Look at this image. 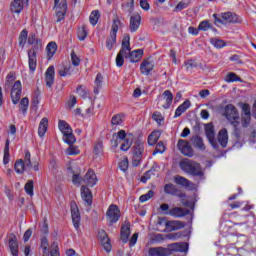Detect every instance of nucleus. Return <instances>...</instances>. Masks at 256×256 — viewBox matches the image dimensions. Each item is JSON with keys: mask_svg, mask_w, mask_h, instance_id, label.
<instances>
[{"mask_svg": "<svg viewBox=\"0 0 256 256\" xmlns=\"http://www.w3.org/2000/svg\"><path fill=\"white\" fill-rule=\"evenodd\" d=\"M143 51L141 49L131 51V36L124 34L121 49L116 56V67H123L125 59H129L131 63L141 61Z\"/></svg>", "mask_w": 256, "mask_h": 256, "instance_id": "obj_1", "label": "nucleus"}, {"mask_svg": "<svg viewBox=\"0 0 256 256\" xmlns=\"http://www.w3.org/2000/svg\"><path fill=\"white\" fill-rule=\"evenodd\" d=\"M58 127L63 134L64 143L70 145V147H68L65 151L66 155H79V153H81L79 147L73 145L76 143L77 139L75 138V135H73V129H71V126L66 121L59 120Z\"/></svg>", "mask_w": 256, "mask_h": 256, "instance_id": "obj_2", "label": "nucleus"}, {"mask_svg": "<svg viewBox=\"0 0 256 256\" xmlns=\"http://www.w3.org/2000/svg\"><path fill=\"white\" fill-rule=\"evenodd\" d=\"M222 115L233 125L234 127V135L239 139V112L237 108L233 104H228L224 108V112Z\"/></svg>", "mask_w": 256, "mask_h": 256, "instance_id": "obj_3", "label": "nucleus"}, {"mask_svg": "<svg viewBox=\"0 0 256 256\" xmlns=\"http://www.w3.org/2000/svg\"><path fill=\"white\" fill-rule=\"evenodd\" d=\"M180 168L182 171H184V173L192 175L193 177H200V179H203V176L205 175L203 168H201V164L193 160H183L180 162Z\"/></svg>", "mask_w": 256, "mask_h": 256, "instance_id": "obj_4", "label": "nucleus"}, {"mask_svg": "<svg viewBox=\"0 0 256 256\" xmlns=\"http://www.w3.org/2000/svg\"><path fill=\"white\" fill-rule=\"evenodd\" d=\"M131 153L133 167H139V165H141V161H143V153H145V143L139 139L135 140L132 144Z\"/></svg>", "mask_w": 256, "mask_h": 256, "instance_id": "obj_5", "label": "nucleus"}, {"mask_svg": "<svg viewBox=\"0 0 256 256\" xmlns=\"http://www.w3.org/2000/svg\"><path fill=\"white\" fill-rule=\"evenodd\" d=\"M215 25H227V23H241L239 16L233 12H224L221 14H213Z\"/></svg>", "mask_w": 256, "mask_h": 256, "instance_id": "obj_6", "label": "nucleus"}, {"mask_svg": "<svg viewBox=\"0 0 256 256\" xmlns=\"http://www.w3.org/2000/svg\"><path fill=\"white\" fill-rule=\"evenodd\" d=\"M32 45V49L28 51V65L31 73H35V69H37V51H41L43 49V40H39V44L34 42Z\"/></svg>", "mask_w": 256, "mask_h": 256, "instance_id": "obj_7", "label": "nucleus"}, {"mask_svg": "<svg viewBox=\"0 0 256 256\" xmlns=\"http://www.w3.org/2000/svg\"><path fill=\"white\" fill-rule=\"evenodd\" d=\"M240 108L242 109V125L248 127L251 123V106L247 103H240ZM252 117L256 119V100L252 106Z\"/></svg>", "mask_w": 256, "mask_h": 256, "instance_id": "obj_8", "label": "nucleus"}, {"mask_svg": "<svg viewBox=\"0 0 256 256\" xmlns=\"http://www.w3.org/2000/svg\"><path fill=\"white\" fill-rule=\"evenodd\" d=\"M116 138L123 141L120 147L121 151H129L131 149V145H133V135L131 133L127 134L125 130H120L117 132Z\"/></svg>", "mask_w": 256, "mask_h": 256, "instance_id": "obj_9", "label": "nucleus"}, {"mask_svg": "<svg viewBox=\"0 0 256 256\" xmlns=\"http://www.w3.org/2000/svg\"><path fill=\"white\" fill-rule=\"evenodd\" d=\"M158 107L161 109H169L173 103V93L170 90L163 92L161 96L158 97Z\"/></svg>", "mask_w": 256, "mask_h": 256, "instance_id": "obj_10", "label": "nucleus"}, {"mask_svg": "<svg viewBox=\"0 0 256 256\" xmlns=\"http://www.w3.org/2000/svg\"><path fill=\"white\" fill-rule=\"evenodd\" d=\"M23 93V85L21 81L17 80L11 89V100L13 105H17L21 101V94Z\"/></svg>", "mask_w": 256, "mask_h": 256, "instance_id": "obj_11", "label": "nucleus"}, {"mask_svg": "<svg viewBox=\"0 0 256 256\" xmlns=\"http://www.w3.org/2000/svg\"><path fill=\"white\" fill-rule=\"evenodd\" d=\"M121 217V211L119 210V207L117 205H110L107 212H106V218L109 223H117Z\"/></svg>", "mask_w": 256, "mask_h": 256, "instance_id": "obj_12", "label": "nucleus"}, {"mask_svg": "<svg viewBox=\"0 0 256 256\" xmlns=\"http://www.w3.org/2000/svg\"><path fill=\"white\" fill-rule=\"evenodd\" d=\"M54 9L56 11V22L61 23L67 14V0H61L60 4H55Z\"/></svg>", "mask_w": 256, "mask_h": 256, "instance_id": "obj_13", "label": "nucleus"}, {"mask_svg": "<svg viewBox=\"0 0 256 256\" xmlns=\"http://www.w3.org/2000/svg\"><path fill=\"white\" fill-rule=\"evenodd\" d=\"M71 217L72 223L76 231H79V227H81V214L79 213V208H77V204H71Z\"/></svg>", "mask_w": 256, "mask_h": 256, "instance_id": "obj_14", "label": "nucleus"}, {"mask_svg": "<svg viewBox=\"0 0 256 256\" xmlns=\"http://www.w3.org/2000/svg\"><path fill=\"white\" fill-rule=\"evenodd\" d=\"M205 134L213 149H217L219 146L217 145V140L215 139V128L213 124L205 125Z\"/></svg>", "mask_w": 256, "mask_h": 256, "instance_id": "obj_15", "label": "nucleus"}, {"mask_svg": "<svg viewBox=\"0 0 256 256\" xmlns=\"http://www.w3.org/2000/svg\"><path fill=\"white\" fill-rule=\"evenodd\" d=\"M177 147L182 155H185L186 157H193V148H191V145H189L187 140L180 139Z\"/></svg>", "mask_w": 256, "mask_h": 256, "instance_id": "obj_16", "label": "nucleus"}, {"mask_svg": "<svg viewBox=\"0 0 256 256\" xmlns=\"http://www.w3.org/2000/svg\"><path fill=\"white\" fill-rule=\"evenodd\" d=\"M149 256H169L171 255V250L162 246L151 247L148 250Z\"/></svg>", "mask_w": 256, "mask_h": 256, "instance_id": "obj_17", "label": "nucleus"}, {"mask_svg": "<svg viewBox=\"0 0 256 256\" xmlns=\"http://www.w3.org/2000/svg\"><path fill=\"white\" fill-rule=\"evenodd\" d=\"M98 237L100 239V243L102 245V247L104 248V250L107 253L111 252V240H109V236H107V232H105V230H100L98 232Z\"/></svg>", "mask_w": 256, "mask_h": 256, "instance_id": "obj_18", "label": "nucleus"}, {"mask_svg": "<svg viewBox=\"0 0 256 256\" xmlns=\"http://www.w3.org/2000/svg\"><path fill=\"white\" fill-rule=\"evenodd\" d=\"M78 69L75 68V66L71 65V64H67L64 66H60L58 73L60 75V77H71V75H75V73H77Z\"/></svg>", "mask_w": 256, "mask_h": 256, "instance_id": "obj_19", "label": "nucleus"}, {"mask_svg": "<svg viewBox=\"0 0 256 256\" xmlns=\"http://www.w3.org/2000/svg\"><path fill=\"white\" fill-rule=\"evenodd\" d=\"M81 197L85 205H87L88 207H91V205H93V194L87 186H81Z\"/></svg>", "mask_w": 256, "mask_h": 256, "instance_id": "obj_20", "label": "nucleus"}, {"mask_svg": "<svg viewBox=\"0 0 256 256\" xmlns=\"http://www.w3.org/2000/svg\"><path fill=\"white\" fill-rule=\"evenodd\" d=\"M166 215H170L171 217H176V219H181V217H185V215H189V210L181 207H174L166 212Z\"/></svg>", "mask_w": 256, "mask_h": 256, "instance_id": "obj_21", "label": "nucleus"}, {"mask_svg": "<svg viewBox=\"0 0 256 256\" xmlns=\"http://www.w3.org/2000/svg\"><path fill=\"white\" fill-rule=\"evenodd\" d=\"M83 183L89 187H95V185H97V175L93 170H88L83 178Z\"/></svg>", "mask_w": 256, "mask_h": 256, "instance_id": "obj_22", "label": "nucleus"}, {"mask_svg": "<svg viewBox=\"0 0 256 256\" xmlns=\"http://www.w3.org/2000/svg\"><path fill=\"white\" fill-rule=\"evenodd\" d=\"M45 82L46 87H53V83H55V67L49 66L45 72Z\"/></svg>", "mask_w": 256, "mask_h": 256, "instance_id": "obj_23", "label": "nucleus"}, {"mask_svg": "<svg viewBox=\"0 0 256 256\" xmlns=\"http://www.w3.org/2000/svg\"><path fill=\"white\" fill-rule=\"evenodd\" d=\"M131 235V224L125 221L121 227V239L123 243L129 241V236Z\"/></svg>", "mask_w": 256, "mask_h": 256, "instance_id": "obj_24", "label": "nucleus"}, {"mask_svg": "<svg viewBox=\"0 0 256 256\" xmlns=\"http://www.w3.org/2000/svg\"><path fill=\"white\" fill-rule=\"evenodd\" d=\"M174 181L177 185H181L182 187H185L186 189L193 190L195 189V185L193 182L189 181L187 178L183 176H176L174 178Z\"/></svg>", "mask_w": 256, "mask_h": 256, "instance_id": "obj_25", "label": "nucleus"}, {"mask_svg": "<svg viewBox=\"0 0 256 256\" xmlns=\"http://www.w3.org/2000/svg\"><path fill=\"white\" fill-rule=\"evenodd\" d=\"M218 143H220L221 147L225 149L227 147V144L229 143V133L227 132V129L223 128L218 133Z\"/></svg>", "mask_w": 256, "mask_h": 256, "instance_id": "obj_26", "label": "nucleus"}, {"mask_svg": "<svg viewBox=\"0 0 256 256\" xmlns=\"http://www.w3.org/2000/svg\"><path fill=\"white\" fill-rule=\"evenodd\" d=\"M155 67V64L149 60H144L140 65L142 75H149Z\"/></svg>", "mask_w": 256, "mask_h": 256, "instance_id": "obj_27", "label": "nucleus"}, {"mask_svg": "<svg viewBox=\"0 0 256 256\" xmlns=\"http://www.w3.org/2000/svg\"><path fill=\"white\" fill-rule=\"evenodd\" d=\"M168 249L171 251V253H173V251L185 253V251L189 249V246L187 245V243H173L168 245Z\"/></svg>", "mask_w": 256, "mask_h": 256, "instance_id": "obj_28", "label": "nucleus"}, {"mask_svg": "<svg viewBox=\"0 0 256 256\" xmlns=\"http://www.w3.org/2000/svg\"><path fill=\"white\" fill-rule=\"evenodd\" d=\"M141 25V16L139 14L131 16L130 18V31L131 33H135L139 29Z\"/></svg>", "mask_w": 256, "mask_h": 256, "instance_id": "obj_29", "label": "nucleus"}, {"mask_svg": "<svg viewBox=\"0 0 256 256\" xmlns=\"http://www.w3.org/2000/svg\"><path fill=\"white\" fill-rule=\"evenodd\" d=\"M189 107H191V101H189V100L184 101L175 110L174 118L177 119V117H181L183 115V113H185V111H187V109H189Z\"/></svg>", "mask_w": 256, "mask_h": 256, "instance_id": "obj_30", "label": "nucleus"}, {"mask_svg": "<svg viewBox=\"0 0 256 256\" xmlns=\"http://www.w3.org/2000/svg\"><path fill=\"white\" fill-rule=\"evenodd\" d=\"M185 224L179 220L168 221L166 231H179V229H183Z\"/></svg>", "mask_w": 256, "mask_h": 256, "instance_id": "obj_31", "label": "nucleus"}, {"mask_svg": "<svg viewBox=\"0 0 256 256\" xmlns=\"http://www.w3.org/2000/svg\"><path fill=\"white\" fill-rule=\"evenodd\" d=\"M49 127V119L42 118L39 127H38V135L39 137H45V134L47 133V129Z\"/></svg>", "mask_w": 256, "mask_h": 256, "instance_id": "obj_32", "label": "nucleus"}, {"mask_svg": "<svg viewBox=\"0 0 256 256\" xmlns=\"http://www.w3.org/2000/svg\"><path fill=\"white\" fill-rule=\"evenodd\" d=\"M9 249L12 256H19V242L17 241V237L14 236L9 240Z\"/></svg>", "mask_w": 256, "mask_h": 256, "instance_id": "obj_33", "label": "nucleus"}, {"mask_svg": "<svg viewBox=\"0 0 256 256\" xmlns=\"http://www.w3.org/2000/svg\"><path fill=\"white\" fill-rule=\"evenodd\" d=\"M31 167H27V163L23 161V159L16 160L14 164V169L16 173L23 174L26 169H30Z\"/></svg>", "mask_w": 256, "mask_h": 256, "instance_id": "obj_34", "label": "nucleus"}, {"mask_svg": "<svg viewBox=\"0 0 256 256\" xmlns=\"http://www.w3.org/2000/svg\"><path fill=\"white\" fill-rule=\"evenodd\" d=\"M191 143L196 149H199L200 151H205V143H203V138L199 136H193L191 138Z\"/></svg>", "mask_w": 256, "mask_h": 256, "instance_id": "obj_35", "label": "nucleus"}, {"mask_svg": "<svg viewBox=\"0 0 256 256\" xmlns=\"http://www.w3.org/2000/svg\"><path fill=\"white\" fill-rule=\"evenodd\" d=\"M23 0H14L11 3L10 9L12 13H21V11H23Z\"/></svg>", "mask_w": 256, "mask_h": 256, "instance_id": "obj_36", "label": "nucleus"}, {"mask_svg": "<svg viewBox=\"0 0 256 256\" xmlns=\"http://www.w3.org/2000/svg\"><path fill=\"white\" fill-rule=\"evenodd\" d=\"M159 137H161L160 131H154L148 136V145L153 147L159 141Z\"/></svg>", "mask_w": 256, "mask_h": 256, "instance_id": "obj_37", "label": "nucleus"}, {"mask_svg": "<svg viewBox=\"0 0 256 256\" xmlns=\"http://www.w3.org/2000/svg\"><path fill=\"white\" fill-rule=\"evenodd\" d=\"M94 93L96 95H99V90L101 89V86L103 85V75L97 74L95 81H94Z\"/></svg>", "mask_w": 256, "mask_h": 256, "instance_id": "obj_38", "label": "nucleus"}, {"mask_svg": "<svg viewBox=\"0 0 256 256\" xmlns=\"http://www.w3.org/2000/svg\"><path fill=\"white\" fill-rule=\"evenodd\" d=\"M48 58L51 59L55 53H57V43L50 42L46 47Z\"/></svg>", "mask_w": 256, "mask_h": 256, "instance_id": "obj_39", "label": "nucleus"}, {"mask_svg": "<svg viewBox=\"0 0 256 256\" xmlns=\"http://www.w3.org/2000/svg\"><path fill=\"white\" fill-rule=\"evenodd\" d=\"M101 17V13H99V10H93L90 14L89 21L95 27L97 23H99V18Z\"/></svg>", "mask_w": 256, "mask_h": 256, "instance_id": "obj_40", "label": "nucleus"}, {"mask_svg": "<svg viewBox=\"0 0 256 256\" xmlns=\"http://www.w3.org/2000/svg\"><path fill=\"white\" fill-rule=\"evenodd\" d=\"M119 27H121V20H119V18H114L110 35H114L115 37H117V31H119Z\"/></svg>", "mask_w": 256, "mask_h": 256, "instance_id": "obj_41", "label": "nucleus"}, {"mask_svg": "<svg viewBox=\"0 0 256 256\" xmlns=\"http://www.w3.org/2000/svg\"><path fill=\"white\" fill-rule=\"evenodd\" d=\"M210 43L216 49H223V47H225L227 45V43H225V41L218 39V38H211Z\"/></svg>", "mask_w": 256, "mask_h": 256, "instance_id": "obj_42", "label": "nucleus"}, {"mask_svg": "<svg viewBox=\"0 0 256 256\" xmlns=\"http://www.w3.org/2000/svg\"><path fill=\"white\" fill-rule=\"evenodd\" d=\"M28 109H29V98L24 97L20 101V111H22L23 115H26Z\"/></svg>", "mask_w": 256, "mask_h": 256, "instance_id": "obj_43", "label": "nucleus"}, {"mask_svg": "<svg viewBox=\"0 0 256 256\" xmlns=\"http://www.w3.org/2000/svg\"><path fill=\"white\" fill-rule=\"evenodd\" d=\"M224 81H226V83H235L237 81H241V78L237 76V74L230 72L226 75Z\"/></svg>", "mask_w": 256, "mask_h": 256, "instance_id": "obj_44", "label": "nucleus"}, {"mask_svg": "<svg viewBox=\"0 0 256 256\" xmlns=\"http://www.w3.org/2000/svg\"><path fill=\"white\" fill-rule=\"evenodd\" d=\"M152 119H153V121H155L157 123V125L159 127H161V125H163V123L165 121V118L163 117L161 112H154L152 115Z\"/></svg>", "mask_w": 256, "mask_h": 256, "instance_id": "obj_45", "label": "nucleus"}, {"mask_svg": "<svg viewBox=\"0 0 256 256\" xmlns=\"http://www.w3.org/2000/svg\"><path fill=\"white\" fill-rule=\"evenodd\" d=\"M29 36V32L27 30H22L19 36V45L20 47H25V43H27V37Z\"/></svg>", "mask_w": 256, "mask_h": 256, "instance_id": "obj_46", "label": "nucleus"}, {"mask_svg": "<svg viewBox=\"0 0 256 256\" xmlns=\"http://www.w3.org/2000/svg\"><path fill=\"white\" fill-rule=\"evenodd\" d=\"M115 43H117V36L110 34V37L106 41V48L111 51L113 47H115Z\"/></svg>", "mask_w": 256, "mask_h": 256, "instance_id": "obj_47", "label": "nucleus"}, {"mask_svg": "<svg viewBox=\"0 0 256 256\" xmlns=\"http://www.w3.org/2000/svg\"><path fill=\"white\" fill-rule=\"evenodd\" d=\"M165 241V236L163 234H153L150 237V243H163Z\"/></svg>", "mask_w": 256, "mask_h": 256, "instance_id": "obj_48", "label": "nucleus"}, {"mask_svg": "<svg viewBox=\"0 0 256 256\" xmlns=\"http://www.w3.org/2000/svg\"><path fill=\"white\" fill-rule=\"evenodd\" d=\"M33 189H34L33 180H29L28 183H26L25 186H24V191H25L30 197H33V195H34Z\"/></svg>", "mask_w": 256, "mask_h": 256, "instance_id": "obj_49", "label": "nucleus"}, {"mask_svg": "<svg viewBox=\"0 0 256 256\" xmlns=\"http://www.w3.org/2000/svg\"><path fill=\"white\" fill-rule=\"evenodd\" d=\"M123 117H125V114L114 115L111 120L112 125H121L123 123Z\"/></svg>", "mask_w": 256, "mask_h": 256, "instance_id": "obj_50", "label": "nucleus"}, {"mask_svg": "<svg viewBox=\"0 0 256 256\" xmlns=\"http://www.w3.org/2000/svg\"><path fill=\"white\" fill-rule=\"evenodd\" d=\"M154 195H155V192H153V190H150L148 191V193L141 195L139 198V201L140 203H146V201H149V199H152Z\"/></svg>", "mask_w": 256, "mask_h": 256, "instance_id": "obj_51", "label": "nucleus"}, {"mask_svg": "<svg viewBox=\"0 0 256 256\" xmlns=\"http://www.w3.org/2000/svg\"><path fill=\"white\" fill-rule=\"evenodd\" d=\"M9 140H6L5 148H4V158H3V163L4 165H7L9 163Z\"/></svg>", "mask_w": 256, "mask_h": 256, "instance_id": "obj_52", "label": "nucleus"}, {"mask_svg": "<svg viewBox=\"0 0 256 256\" xmlns=\"http://www.w3.org/2000/svg\"><path fill=\"white\" fill-rule=\"evenodd\" d=\"M164 191L167 195H175L177 188L173 184H166L164 186Z\"/></svg>", "mask_w": 256, "mask_h": 256, "instance_id": "obj_53", "label": "nucleus"}, {"mask_svg": "<svg viewBox=\"0 0 256 256\" xmlns=\"http://www.w3.org/2000/svg\"><path fill=\"white\" fill-rule=\"evenodd\" d=\"M94 153L97 157L103 155V142H97L94 146Z\"/></svg>", "mask_w": 256, "mask_h": 256, "instance_id": "obj_54", "label": "nucleus"}, {"mask_svg": "<svg viewBox=\"0 0 256 256\" xmlns=\"http://www.w3.org/2000/svg\"><path fill=\"white\" fill-rule=\"evenodd\" d=\"M70 57H71L73 67L76 68V67H79V65H81V59H79V56H77V54H75L74 52H71Z\"/></svg>", "mask_w": 256, "mask_h": 256, "instance_id": "obj_55", "label": "nucleus"}, {"mask_svg": "<svg viewBox=\"0 0 256 256\" xmlns=\"http://www.w3.org/2000/svg\"><path fill=\"white\" fill-rule=\"evenodd\" d=\"M199 31H209L211 29V23L209 21L204 20L198 26Z\"/></svg>", "mask_w": 256, "mask_h": 256, "instance_id": "obj_56", "label": "nucleus"}, {"mask_svg": "<svg viewBox=\"0 0 256 256\" xmlns=\"http://www.w3.org/2000/svg\"><path fill=\"white\" fill-rule=\"evenodd\" d=\"M41 38H37V35H35V33H30L28 36V45H34L35 42L37 43V45L39 46V40Z\"/></svg>", "mask_w": 256, "mask_h": 256, "instance_id": "obj_57", "label": "nucleus"}, {"mask_svg": "<svg viewBox=\"0 0 256 256\" xmlns=\"http://www.w3.org/2000/svg\"><path fill=\"white\" fill-rule=\"evenodd\" d=\"M78 39L79 41H85L87 39V29L85 27L78 30Z\"/></svg>", "mask_w": 256, "mask_h": 256, "instance_id": "obj_58", "label": "nucleus"}, {"mask_svg": "<svg viewBox=\"0 0 256 256\" xmlns=\"http://www.w3.org/2000/svg\"><path fill=\"white\" fill-rule=\"evenodd\" d=\"M169 221H167V218H158L157 220V227L160 229V227H165L162 231H167V224Z\"/></svg>", "mask_w": 256, "mask_h": 256, "instance_id": "obj_59", "label": "nucleus"}, {"mask_svg": "<svg viewBox=\"0 0 256 256\" xmlns=\"http://www.w3.org/2000/svg\"><path fill=\"white\" fill-rule=\"evenodd\" d=\"M72 183L74 185H81V183H83V177H81V174H75L73 173V176H72Z\"/></svg>", "mask_w": 256, "mask_h": 256, "instance_id": "obj_60", "label": "nucleus"}, {"mask_svg": "<svg viewBox=\"0 0 256 256\" xmlns=\"http://www.w3.org/2000/svg\"><path fill=\"white\" fill-rule=\"evenodd\" d=\"M119 167L121 169V171H127V169H129V159L128 158H124L123 160H121L119 162Z\"/></svg>", "mask_w": 256, "mask_h": 256, "instance_id": "obj_61", "label": "nucleus"}, {"mask_svg": "<svg viewBox=\"0 0 256 256\" xmlns=\"http://www.w3.org/2000/svg\"><path fill=\"white\" fill-rule=\"evenodd\" d=\"M185 67L186 70L191 73L193 71V69H195V67H197V64L195 63V61L193 60H188L187 62H185Z\"/></svg>", "mask_w": 256, "mask_h": 256, "instance_id": "obj_62", "label": "nucleus"}, {"mask_svg": "<svg viewBox=\"0 0 256 256\" xmlns=\"http://www.w3.org/2000/svg\"><path fill=\"white\" fill-rule=\"evenodd\" d=\"M76 93L79 94L83 99H87V90L83 86H78L76 88Z\"/></svg>", "mask_w": 256, "mask_h": 256, "instance_id": "obj_63", "label": "nucleus"}, {"mask_svg": "<svg viewBox=\"0 0 256 256\" xmlns=\"http://www.w3.org/2000/svg\"><path fill=\"white\" fill-rule=\"evenodd\" d=\"M157 153H165V145L163 144V142H159L156 145L153 155H157Z\"/></svg>", "mask_w": 256, "mask_h": 256, "instance_id": "obj_64", "label": "nucleus"}]
</instances>
